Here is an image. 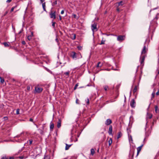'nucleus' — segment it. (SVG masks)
<instances>
[{
    "instance_id": "34",
    "label": "nucleus",
    "mask_w": 159,
    "mask_h": 159,
    "mask_svg": "<svg viewBox=\"0 0 159 159\" xmlns=\"http://www.w3.org/2000/svg\"><path fill=\"white\" fill-rule=\"evenodd\" d=\"M23 132H22V133H21L20 134H19V135H17L16 136V137H15V138H16V137H17V138H19V137H20V136L21 135L23 134Z\"/></svg>"
},
{
    "instance_id": "48",
    "label": "nucleus",
    "mask_w": 159,
    "mask_h": 159,
    "mask_svg": "<svg viewBox=\"0 0 159 159\" xmlns=\"http://www.w3.org/2000/svg\"><path fill=\"white\" fill-rule=\"evenodd\" d=\"M6 159H14V158L13 157H10L9 158H6Z\"/></svg>"
},
{
    "instance_id": "14",
    "label": "nucleus",
    "mask_w": 159,
    "mask_h": 159,
    "mask_svg": "<svg viewBox=\"0 0 159 159\" xmlns=\"http://www.w3.org/2000/svg\"><path fill=\"white\" fill-rule=\"evenodd\" d=\"M73 54L72 55V57L73 59H77L78 58L77 56V55L76 53L75 52H72Z\"/></svg>"
},
{
    "instance_id": "36",
    "label": "nucleus",
    "mask_w": 159,
    "mask_h": 159,
    "mask_svg": "<svg viewBox=\"0 0 159 159\" xmlns=\"http://www.w3.org/2000/svg\"><path fill=\"white\" fill-rule=\"evenodd\" d=\"M57 4V1H55L54 2H53L52 3V6H54V5H56Z\"/></svg>"
},
{
    "instance_id": "2",
    "label": "nucleus",
    "mask_w": 159,
    "mask_h": 159,
    "mask_svg": "<svg viewBox=\"0 0 159 159\" xmlns=\"http://www.w3.org/2000/svg\"><path fill=\"white\" fill-rule=\"evenodd\" d=\"M125 39V36L124 35H119L117 37V41L119 42H121L124 40Z\"/></svg>"
},
{
    "instance_id": "59",
    "label": "nucleus",
    "mask_w": 159,
    "mask_h": 159,
    "mask_svg": "<svg viewBox=\"0 0 159 159\" xmlns=\"http://www.w3.org/2000/svg\"><path fill=\"white\" fill-rule=\"evenodd\" d=\"M59 20H61V16L60 15H59Z\"/></svg>"
},
{
    "instance_id": "26",
    "label": "nucleus",
    "mask_w": 159,
    "mask_h": 159,
    "mask_svg": "<svg viewBox=\"0 0 159 159\" xmlns=\"http://www.w3.org/2000/svg\"><path fill=\"white\" fill-rule=\"evenodd\" d=\"M117 3L118 4V6H122L123 5V2L122 1H121L119 2H118Z\"/></svg>"
},
{
    "instance_id": "43",
    "label": "nucleus",
    "mask_w": 159,
    "mask_h": 159,
    "mask_svg": "<svg viewBox=\"0 0 159 159\" xmlns=\"http://www.w3.org/2000/svg\"><path fill=\"white\" fill-rule=\"evenodd\" d=\"M108 88V87L107 86H106L104 87V90L105 91H107Z\"/></svg>"
},
{
    "instance_id": "62",
    "label": "nucleus",
    "mask_w": 159,
    "mask_h": 159,
    "mask_svg": "<svg viewBox=\"0 0 159 159\" xmlns=\"http://www.w3.org/2000/svg\"><path fill=\"white\" fill-rule=\"evenodd\" d=\"M136 79V76L135 75V76H134V81H135V79Z\"/></svg>"
},
{
    "instance_id": "18",
    "label": "nucleus",
    "mask_w": 159,
    "mask_h": 159,
    "mask_svg": "<svg viewBox=\"0 0 159 159\" xmlns=\"http://www.w3.org/2000/svg\"><path fill=\"white\" fill-rule=\"evenodd\" d=\"M151 133V132L150 130H148V131L146 132L145 133V136L146 137H147L149 136Z\"/></svg>"
},
{
    "instance_id": "58",
    "label": "nucleus",
    "mask_w": 159,
    "mask_h": 159,
    "mask_svg": "<svg viewBox=\"0 0 159 159\" xmlns=\"http://www.w3.org/2000/svg\"><path fill=\"white\" fill-rule=\"evenodd\" d=\"M159 94V91H158L157 93H156V95H158Z\"/></svg>"
},
{
    "instance_id": "27",
    "label": "nucleus",
    "mask_w": 159,
    "mask_h": 159,
    "mask_svg": "<svg viewBox=\"0 0 159 159\" xmlns=\"http://www.w3.org/2000/svg\"><path fill=\"white\" fill-rule=\"evenodd\" d=\"M60 117L58 118V119H61V120L63 119L64 118V116L62 114L60 115Z\"/></svg>"
},
{
    "instance_id": "50",
    "label": "nucleus",
    "mask_w": 159,
    "mask_h": 159,
    "mask_svg": "<svg viewBox=\"0 0 159 159\" xmlns=\"http://www.w3.org/2000/svg\"><path fill=\"white\" fill-rule=\"evenodd\" d=\"M4 119L5 120H7L8 119V117L7 116H5L4 117Z\"/></svg>"
},
{
    "instance_id": "33",
    "label": "nucleus",
    "mask_w": 159,
    "mask_h": 159,
    "mask_svg": "<svg viewBox=\"0 0 159 159\" xmlns=\"http://www.w3.org/2000/svg\"><path fill=\"white\" fill-rule=\"evenodd\" d=\"M147 114H148L147 117H148L149 119L151 118L152 117V114H148V113H147Z\"/></svg>"
},
{
    "instance_id": "24",
    "label": "nucleus",
    "mask_w": 159,
    "mask_h": 159,
    "mask_svg": "<svg viewBox=\"0 0 159 159\" xmlns=\"http://www.w3.org/2000/svg\"><path fill=\"white\" fill-rule=\"evenodd\" d=\"M91 153L92 155H93L95 153V151L93 148H91L90 150Z\"/></svg>"
},
{
    "instance_id": "7",
    "label": "nucleus",
    "mask_w": 159,
    "mask_h": 159,
    "mask_svg": "<svg viewBox=\"0 0 159 159\" xmlns=\"http://www.w3.org/2000/svg\"><path fill=\"white\" fill-rule=\"evenodd\" d=\"M33 36V33L32 32H31V34L29 35L27 37V39L29 41H32V37Z\"/></svg>"
},
{
    "instance_id": "29",
    "label": "nucleus",
    "mask_w": 159,
    "mask_h": 159,
    "mask_svg": "<svg viewBox=\"0 0 159 159\" xmlns=\"http://www.w3.org/2000/svg\"><path fill=\"white\" fill-rule=\"evenodd\" d=\"M0 79L1 83L2 84H3L4 81V79L1 77H0Z\"/></svg>"
},
{
    "instance_id": "51",
    "label": "nucleus",
    "mask_w": 159,
    "mask_h": 159,
    "mask_svg": "<svg viewBox=\"0 0 159 159\" xmlns=\"http://www.w3.org/2000/svg\"><path fill=\"white\" fill-rule=\"evenodd\" d=\"M19 158L20 159H23L24 158V157L22 156H20L19 157Z\"/></svg>"
},
{
    "instance_id": "49",
    "label": "nucleus",
    "mask_w": 159,
    "mask_h": 159,
    "mask_svg": "<svg viewBox=\"0 0 159 159\" xmlns=\"http://www.w3.org/2000/svg\"><path fill=\"white\" fill-rule=\"evenodd\" d=\"M64 12V10H62L61 11V14H63Z\"/></svg>"
},
{
    "instance_id": "40",
    "label": "nucleus",
    "mask_w": 159,
    "mask_h": 159,
    "mask_svg": "<svg viewBox=\"0 0 159 159\" xmlns=\"http://www.w3.org/2000/svg\"><path fill=\"white\" fill-rule=\"evenodd\" d=\"M20 111V109H17L16 110V114H20L19 113Z\"/></svg>"
},
{
    "instance_id": "44",
    "label": "nucleus",
    "mask_w": 159,
    "mask_h": 159,
    "mask_svg": "<svg viewBox=\"0 0 159 159\" xmlns=\"http://www.w3.org/2000/svg\"><path fill=\"white\" fill-rule=\"evenodd\" d=\"M77 48L79 50H80L82 49V47L81 46H79L77 47Z\"/></svg>"
},
{
    "instance_id": "30",
    "label": "nucleus",
    "mask_w": 159,
    "mask_h": 159,
    "mask_svg": "<svg viewBox=\"0 0 159 159\" xmlns=\"http://www.w3.org/2000/svg\"><path fill=\"white\" fill-rule=\"evenodd\" d=\"M105 40H103V38H102V40L101 41V43H100L99 44L100 45H102V44H105Z\"/></svg>"
},
{
    "instance_id": "13",
    "label": "nucleus",
    "mask_w": 159,
    "mask_h": 159,
    "mask_svg": "<svg viewBox=\"0 0 159 159\" xmlns=\"http://www.w3.org/2000/svg\"><path fill=\"white\" fill-rule=\"evenodd\" d=\"M112 126L110 125L109 127V131L108 132V133L110 135H112Z\"/></svg>"
},
{
    "instance_id": "11",
    "label": "nucleus",
    "mask_w": 159,
    "mask_h": 159,
    "mask_svg": "<svg viewBox=\"0 0 159 159\" xmlns=\"http://www.w3.org/2000/svg\"><path fill=\"white\" fill-rule=\"evenodd\" d=\"M112 123L111 120L110 119H108L105 122V124L106 125H108Z\"/></svg>"
},
{
    "instance_id": "23",
    "label": "nucleus",
    "mask_w": 159,
    "mask_h": 159,
    "mask_svg": "<svg viewBox=\"0 0 159 159\" xmlns=\"http://www.w3.org/2000/svg\"><path fill=\"white\" fill-rule=\"evenodd\" d=\"M122 134L121 132H119L118 133V135L117 136V139H118L120 138L122 136Z\"/></svg>"
},
{
    "instance_id": "47",
    "label": "nucleus",
    "mask_w": 159,
    "mask_h": 159,
    "mask_svg": "<svg viewBox=\"0 0 159 159\" xmlns=\"http://www.w3.org/2000/svg\"><path fill=\"white\" fill-rule=\"evenodd\" d=\"M55 41H56L57 43V44L58 45L59 44V43L58 42V39H57V38H56V39H55Z\"/></svg>"
},
{
    "instance_id": "35",
    "label": "nucleus",
    "mask_w": 159,
    "mask_h": 159,
    "mask_svg": "<svg viewBox=\"0 0 159 159\" xmlns=\"http://www.w3.org/2000/svg\"><path fill=\"white\" fill-rule=\"evenodd\" d=\"M72 35H73V37H71V39L72 40H74L75 39V38H76L75 34H72Z\"/></svg>"
},
{
    "instance_id": "6",
    "label": "nucleus",
    "mask_w": 159,
    "mask_h": 159,
    "mask_svg": "<svg viewBox=\"0 0 159 159\" xmlns=\"http://www.w3.org/2000/svg\"><path fill=\"white\" fill-rule=\"evenodd\" d=\"M91 29L93 32V34H94V30H97V24L95 23L92 25H91Z\"/></svg>"
},
{
    "instance_id": "5",
    "label": "nucleus",
    "mask_w": 159,
    "mask_h": 159,
    "mask_svg": "<svg viewBox=\"0 0 159 159\" xmlns=\"http://www.w3.org/2000/svg\"><path fill=\"white\" fill-rule=\"evenodd\" d=\"M145 56L141 55L140 58V61L141 64H142L143 63L145 59Z\"/></svg>"
},
{
    "instance_id": "42",
    "label": "nucleus",
    "mask_w": 159,
    "mask_h": 159,
    "mask_svg": "<svg viewBox=\"0 0 159 159\" xmlns=\"http://www.w3.org/2000/svg\"><path fill=\"white\" fill-rule=\"evenodd\" d=\"M85 101H86V102L87 104H89V100L88 98L85 100Z\"/></svg>"
},
{
    "instance_id": "32",
    "label": "nucleus",
    "mask_w": 159,
    "mask_h": 159,
    "mask_svg": "<svg viewBox=\"0 0 159 159\" xmlns=\"http://www.w3.org/2000/svg\"><path fill=\"white\" fill-rule=\"evenodd\" d=\"M100 64H101V62H99L98 63V65H97L96 66L97 67H101V66H102V64H101V65H100Z\"/></svg>"
},
{
    "instance_id": "28",
    "label": "nucleus",
    "mask_w": 159,
    "mask_h": 159,
    "mask_svg": "<svg viewBox=\"0 0 159 159\" xmlns=\"http://www.w3.org/2000/svg\"><path fill=\"white\" fill-rule=\"evenodd\" d=\"M17 6L16 5V6H14V7H12L11 10V11H10V12H11L12 11H14V10L17 7Z\"/></svg>"
},
{
    "instance_id": "1",
    "label": "nucleus",
    "mask_w": 159,
    "mask_h": 159,
    "mask_svg": "<svg viewBox=\"0 0 159 159\" xmlns=\"http://www.w3.org/2000/svg\"><path fill=\"white\" fill-rule=\"evenodd\" d=\"M135 150V148H131L129 155V159H133Z\"/></svg>"
},
{
    "instance_id": "61",
    "label": "nucleus",
    "mask_w": 159,
    "mask_h": 159,
    "mask_svg": "<svg viewBox=\"0 0 159 159\" xmlns=\"http://www.w3.org/2000/svg\"><path fill=\"white\" fill-rule=\"evenodd\" d=\"M157 7H156V8H154L152 9V10H156V9H157Z\"/></svg>"
},
{
    "instance_id": "9",
    "label": "nucleus",
    "mask_w": 159,
    "mask_h": 159,
    "mask_svg": "<svg viewBox=\"0 0 159 159\" xmlns=\"http://www.w3.org/2000/svg\"><path fill=\"white\" fill-rule=\"evenodd\" d=\"M50 17L51 18H53L55 19L56 18V12L54 11V12H51L50 13Z\"/></svg>"
},
{
    "instance_id": "55",
    "label": "nucleus",
    "mask_w": 159,
    "mask_h": 159,
    "mask_svg": "<svg viewBox=\"0 0 159 159\" xmlns=\"http://www.w3.org/2000/svg\"><path fill=\"white\" fill-rule=\"evenodd\" d=\"M11 0H7L6 1L7 2H10L11 1Z\"/></svg>"
},
{
    "instance_id": "63",
    "label": "nucleus",
    "mask_w": 159,
    "mask_h": 159,
    "mask_svg": "<svg viewBox=\"0 0 159 159\" xmlns=\"http://www.w3.org/2000/svg\"><path fill=\"white\" fill-rule=\"evenodd\" d=\"M7 13H8L7 11L6 12L4 15V16H5L6 15Z\"/></svg>"
},
{
    "instance_id": "8",
    "label": "nucleus",
    "mask_w": 159,
    "mask_h": 159,
    "mask_svg": "<svg viewBox=\"0 0 159 159\" xmlns=\"http://www.w3.org/2000/svg\"><path fill=\"white\" fill-rule=\"evenodd\" d=\"M143 144H142L141 146L138 147L137 148V155L136 156V157H137V156L138 155H139L140 152L141 151L142 148V147L143 146Z\"/></svg>"
},
{
    "instance_id": "37",
    "label": "nucleus",
    "mask_w": 159,
    "mask_h": 159,
    "mask_svg": "<svg viewBox=\"0 0 159 159\" xmlns=\"http://www.w3.org/2000/svg\"><path fill=\"white\" fill-rule=\"evenodd\" d=\"M50 157L49 156H46L45 155H44V159H49Z\"/></svg>"
},
{
    "instance_id": "41",
    "label": "nucleus",
    "mask_w": 159,
    "mask_h": 159,
    "mask_svg": "<svg viewBox=\"0 0 159 159\" xmlns=\"http://www.w3.org/2000/svg\"><path fill=\"white\" fill-rule=\"evenodd\" d=\"M27 89L29 91H30L31 90V88L30 86H27Z\"/></svg>"
},
{
    "instance_id": "3",
    "label": "nucleus",
    "mask_w": 159,
    "mask_h": 159,
    "mask_svg": "<svg viewBox=\"0 0 159 159\" xmlns=\"http://www.w3.org/2000/svg\"><path fill=\"white\" fill-rule=\"evenodd\" d=\"M43 89L42 88L40 87H35V91L36 93H40L43 91Z\"/></svg>"
},
{
    "instance_id": "15",
    "label": "nucleus",
    "mask_w": 159,
    "mask_h": 159,
    "mask_svg": "<svg viewBox=\"0 0 159 159\" xmlns=\"http://www.w3.org/2000/svg\"><path fill=\"white\" fill-rule=\"evenodd\" d=\"M146 46L145 45H144L143 47V49L142 50L141 52V55H142V54H143V53H145L146 52Z\"/></svg>"
},
{
    "instance_id": "57",
    "label": "nucleus",
    "mask_w": 159,
    "mask_h": 159,
    "mask_svg": "<svg viewBox=\"0 0 159 159\" xmlns=\"http://www.w3.org/2000/svg\"><path fill=\"white\" fill-rule=\"evenodd\" d=\"M44 126L43 125L42 126V127H41V129H42L43 130H44Z\"/></svg>"
},
{
    "instance_id": "25",
    "label": "nucleus",
    "mask_w": 159,
    "mask_h": 159,
    "mask_svg": "<svg viewBox=\"0 0 159 159\" xmlns=\"http://www.w3.org/2000/svg\"><path fill=\"white\" fill-rule=\"evenodd\" d=\"M38 130L40 134L42 135L43 134L44 132L43 130L42 129H38Z\"/></svg>"
},
{
    "instance_id": "21",
    "label": "nucleus",
    "mask_w": 159,
    "mask_h": 159,
    "mask_svg": "<svg viewBox=\"0 0 159 159\" xmlns=\"http://www.w3.org/2000/svg\"><path fill=\"white\" fill-rule=\"evenodd\" d=\"M54 127V124L53 123H52V122L50 123V129L51 130H52L53 129Z\"/></svg>"
},
{
    "instance_id": "31",
    "label": "nucleus",
    "mask_w": 159,
    "mask_h": 159,
    "mask_svg": "<svg viewBox=\"0 0 159 159\" xmlns=\"http://www.w3.org/2000/svg\"><path fill=\"white\" fill-rule=\"evenodd\" d=\"M109 142V145L110 146L111 145L112 143V139L111 138H110L108 141Z\"/></svg>"
},
{
    "instance_id": "22",
    "label": "nucleus",
    "mask_w": 159,
    "mask_h": 159,
    "mask_svg": "<svg viewBox=\"0 0 159 159\" xmlns=\"http://www.w3.org/2000/svg\"><path fill=\"white\" fill-rule=\"evenodd\" d=\"M45 7H46L45 2H43V4H42V7H43V10L44 11H46V10L45 9Z\"/></svg>"
},
{
    "instance_id": "4",
    "label": "nucleus",
    "mask_w": 159,
    "mask_h": 159,
    "mask_svg": "<svg viewBox=\"0 0 159 159\" xmlns=\"http://www.w3.org/2000/svg\"><path fill=\"white\" fill-rule=\"evenodd\" d=\"M135 102L134 99H132L130 102V105L132 108H134L135 106Z\"/></svg>"
},
{
    "instance_id": "20",
    "label": "nucleus",
    "mask_w": 159,
    "mask_h": 159,
    "mask_svg": "<svg viewBox=\"0 0 159 159\" xmlns=\"http://www.w3.org/2000/svg\"><path fill=\"white\" fill-rule=\"evenodd\" d=\"M155 111L156 113H158L159 112V109L157 106H155Z\"/></svg>"
},
{
    "instance_id": "64",
    "label": "nucleus",
    "mask_w": 159,
    "mask_h": 159,
    "mask_svg": "<svg viewBox=\"0 0 159 159\" xmlns=\"http://www.w3.org/2000/svg\"><path fill=\"white\" fill-rule=\"evenodd\" d=\"M6 158H7L6 157H4L2 158L1 159H6Z\"/></svg>"
},
{
    "instance_id": "17",
    "label": "nucleus",
    "mask_w": 159,
    "mask_h": 159,
    "mask_svg": "<svg viewBox=\"0 0 159 159\" xmlns=\"http://www.w3.org/2000/svg\"><path fill=\"white\" fill-rule=\"evenodd\" d=\"M8 43H9V42H5L2 43V44L4 45L5 47H8L9 46Z\"/></svg>"
},
{
    "instance_id": "60",
    "label": "nucleus",
    "mask_w": 159,
    "mask_h": 159,
    "mask_svg": "<svg viewBox=\"0 0 159 159\" xmlns=\"http://www.w3.org/2000/svg\"><path fill=\"white\" fill-rule=\"evenodd\" d=\"M158 119V117H157V119H153V121H154V122H156V120H157V119Z\"/></svg>"
},
{
    "instance_id": "38",
    "label": "nucleus",
    "mask_w": 159,
    "mask_h": 159,
    "mask_svg": "<svg viewBox=\"0 0 159 159\" xmlns=\"http://www.w3.org/2000/svg\"><path fill=\"white\" fill-rule=\"evenodd\" d=\"M78 86V84L77 83L75 84V85L74 88V90H75L77 89V88Z\"/></svg>"
},
{
    "instance_id": "54",
    "label": "nucleus",
    "mask_w": 159,
    "mask_h": 159,
    "mask_svg": "<svg viewBox=\"0 0 159 159\" xmlns=\"http://www.w3.org/2000/svg\"><path fill=\"white\" fill-rule=\"evenodd\" d=\"M40 1L41 3L43 4V2L44 1V0H40Z\"/></svg>"
},
{
    "instance_id": "16",
    "label": "nucleus",
    "mask_w": 159,
    "mask_h": 159,
    "mask_svg": "<svg viewBox=\"0 0 159 159\" xmlns=\"http://www.w3.org/2000/svg\"><path fill=\"white\" fill-rule=\"evenodd\" d=\"M139 82L138 83V85H136L135 86V87L134 89V90H133V93H135L136 92L137 88H139Z\"/></svg>"
},
{
    "instance_id": "12",
    "label": "nucleus",
    "mask_w": 159,
    "mask_h": 159,
    "mask_svg": "<svg viewBox=\"0 0 159 159\" xmlns=\"http://www.w3.org/2000/svg\"><path fill=\"white\" fill-rule=\"evenodd\" d=\"M61 119H58V121L57 122V126L58 128H59L61 126Z\"/></svg>"
},
{
    "instance_id": "19",
    "label": "nucleus",
    "mask_w": 159,
    "mask_h": 159,
    "mask_svg": "<svg viewBox=\"0 0 159 159\" xmlns=\"http://www.w3.org/2000/svg\"><path fill=\"white\" fill-rule=\"evenodd\" d=\"M65 150H67L72 145V144L68 145L66 143V144Z\"/></svg>"
},
{
    "instance_id": "10",
    "label": "nucleus",
    "mask_w": 159,
    "mask_h": 159,
    "mask_svg": "<svg viewBox=\"0 0 159 159\" xmlns=\"http://www.w3.org/2000/svg\"><path fill=\"white\" fill-rule=\"evenodd\" d=\"M70 71H68L67 72L64 73L63 75H65L64 77L66 78H68L69 77Z\"/></svg>"
},
{
    "instance_id": "56",
    "label": "nucleus",
    "mask_w": 159,
    "mask_h": 159,
    "mask_svg": "<svg viewBox=\"0 0 159 159\" xmlns=\"http://www.w3.org/2000/svg\"><path fill=\"white\" fill-rule=\"evenodd\" d=\"M79 101V100L78 99H77L76 100V103H77V104H79L78 102V101Z\"/></svg>"
},
{
    "instance_id": "45",
    "label": "nucleus",
    "mask_w": 159,
    "mask_h": 159,
    "mask_svg": "<svg viewBox=\"0 0 159 159\" xmlns=\"http://www.w3.org/2000/svg\"><path fill=\"white\" fill-rule=\"evenodd\" d=\"M21 43H22V44H23V45H25V44H26V43H25V41H22V42H21Z\"/></svg>"
},
{
    "instance_id": "46",
    "label": "nucleus",
    "mask_w": 159,
    "mask_h": 159,
    "mask_svg": "<svg viewBox=\"0 0 159 159\" xmlns=\"http://www.w3.org/2000/svg\"><path fill=\"white\" fill-rule=\"evenodd\" d=\"M29 141L30 144H31L32 143L33 140L32 139H30L29 140Z\"/></svg>"
},
{
    "instance_id": "53",
    "label": "nucleus",
    "mask_w": 159,
    "mask_h": 159,
    "mask_svg": "<svg viewBox=\"0 0 159 159\" xmlns=\"http://www.w3.org/2000/svg\"><path fill=\"white\" fill-rule=\"evenodd\" d=\"M29 120H30V121L33 122V119H32V118H30Z\"/></svg>"
},
{
    "instance_id": "52",
    "label": "nucleus",
    "mask_w": 159,
    "mask_h": 159,
    "mask_svg": "<svg viewBox=\"0 0 159 159\" xmlns=\"http://www.w3.org/2000/svg\"><path fill=\"white\" fill-rule=\"evenodd\" d=\"M22 31H23V29H22L18 32V34H20L22 32Z\"/></svg>"
},
{
    "instance_id": "39",
    "label": "nucleus",
    "mask_w": 159,
    "mask_h": 159,
    "mask_svg": "<svg viewBox=\"0 0 159 159\" xmlns=\"http://www.w3.org/2000/svg\"><path fill=\"white\" fill-rule=\"evenodd\" d=\"M55 24H56L55 22H52V26L53 27V28H54Z\"/></svg>"
}]
</instances>
